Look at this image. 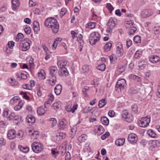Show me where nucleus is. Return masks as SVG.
Returning a JSON list of instances; mask_svg holds the SVG:
<instances>
[{
  "mask_svg": "<svg viewBox=\"0 0 160 160\" xmlns=\"http://www.w3.org/2000/svg\"><path fill=\"white\" fill-rule=\"evenodd\" d=\"M17 78L19 80L26 79L27 78V74L25 72L22 71L17 73Z\"/></svg>",
  "mask_w": 160,
  "mask_h": 160,
  "instance_id": "12",
  "label": "nucleus"
},
{
  "mask_svg": "<svg viewBox=\"0 0 160 160\" xmlns=\"http://www.w3.org/2000/svg\"><path fill=\"white\" fill-rule=\"evenodd\" d=\"M87 137L86 135L82 134L78 138V141L80 142H84L87 140Z\"/></svg>",
  "mask_w": 160,
  "mask_h": 160,
  "instance_id": "37",
  "label": "nucleus"
},
{
  "mask_svg": "<svg viewBox=\"0 0 160 160\" xmlns=\"http://www.w3.org/2000/svg\"><path fill=\"white\" fill-rule=\"evenodd\" d=\"M20 93L21 95H23V97L24 98L28 100H29V97L27 95L26 92H20Z\"/></svg>",
  "mask_w": 160,
  "mask_h": 160,
  "instance_id": "60",
  "label": "nucleus"
},
{
  "mask_svg": "<svg viewBox=\"0 0 160 160\" xmlns=\"http://www.w3.org/2000/svg\"><path fill=\"white\" fill-rule=\"evenodd\" d=\"M33 25L34 32L36 34H38L40 30L39 24L38 21H36L33 22Z\"/></svg>",
  "mask_w": 160,
  "mask_h": 160,
  "instance_id": "20",
  "label": "nucleus"
},
{
  "mask_svg": "<svg viewBox=\"0 0 160 160\" xmlns=\"http://www.w3.org/2000/svg\"><path fill=\"white\" fill-rule=\"evenodd\" d=\"M42 49H43L44 51L45 52L46 54H48V53L51 52H50L48 48L46 47V45L44 44H43L42 45Z\"/></svg>",
  "mask_w": 160,
  "mask_h": 160,
  "instance_id": "59",
  "label": "nucleus"
},
{
  "mask_svg": "<svg viewBox=\"0 0 160 160\" xmlns=\"http://www.w3.org/2000/svg\"><path fill=\"white\" fill-rule=\"evenodd\" d=\"M58 74L61 77H64L68 75V72L66 68H64L63 69H59Z\"/></svg>",
  "mask_w": 160,
  "mask_h": 160,
  "instance_id": "18",
  "label": "nucleus"
},
{
  "mask_svg": "<svg viewBox=\"0 0 160 160\" xmlns=\"http://www.w3.org/2000/svg\"><path fill=\"white\" fill-rule=\"evenodd\" d=\"M117 23V19L115 18H110L107 24V25L111 28L114 27Z\"/></svg>",
  "mask_w": 160,
  "mask_h": 160,
  "instance_id": "13",
  "label": "nucleus"
},
{
  "mask_svg": "<svg viewBox=\"0 0 160 160\" xmlns=\"http://www.w3.org/2000/svg\"><path fill=\"white\" fill-rule=\"evenodd\" d=\"M144 61H142L138 62V66L140 69H142L146 67Z\"/></svg>",
  "mask_w": 160,
  "mask_h": 160,
  "instance_id": "46",
  "label": "nucleus"
},
{
  "mask_svg": "<svg viewBox=\"0 0 160 160\" xmlns=\"http://www.w3.org/2000/svg\"><path fill=\"white\" fill-rule=\"evenodd\" d=\"M77 131V127L76 126H73L71 128V132L72 134H75Z\"/></svg>",
  "mask_w": 160,
  "mask_h": 160,
  "instance_id": "62",
  "label": "nucleus"
},
{
  "mask_svg": "<svg viewBox=\"0 0 160 160\" xmlns=\"http://www.w3.org/2000/svg\"><path fill=\"white\" fill-rule=\"evenodd\" d=\"M109 59L111 62L114 63L116 62L117 58L115 55L112 54L110 56Z\"/></svg>",
  "mask_w": 160,
  "mask_h": 160,
  "instance_id": "51",
  "label": "nucleus"
},
{
  "mask_svg": "<svg viewBox=\"0 0 160 160\" xmlns=\"http://www.w3.org/2000/svg\"><path fill=\"white\" fill-rule=\"evenodd\" d=\"M57 64L60 69H63L64 68H66V66L68 65V62L64 60H60L58 61Z\"/></svg>",
  "mask_w": 160,
  "mask_h": 160,
  "instance_id": "17",
  "label": "nucleus"
},
{
  "mask_svg": "<svg viewBox=\"0 0 160 160\" xmlns=\"http://www.w3.org/2000/svg\"><path fill=\"white\" fill-rule=\"evenodd\" d=\"M101 35L97 32H92L89 37V42L91 45H94L98 42L100 38Z\"/></svg>",
  "mask_w": 160,
  "mask_h": 160,
  "instance_id": "2",
  "label": "nucleus"
},
{
  "mask_svg": "<svg viewBox=\"0 0 160 160\" xmlns=\"http://www.w3.org/2000/svg\"><path fill=\"white\" fill-rule=\"evenodd\" d=\"M78 107V105L77 104H74L72 107L71 105L69 104L66 106L65 108L68 112L73 113L77 109Z\"/></svg>",
  "mask_w": 160,
  "mask_h": 160,
  "instance_id": "11",
  "label": "nucleus"
},
{
  "mask_svg": "<svg viewBox=\"0 0 160 160\" xmlns=\"http://www.w3.org/2000/svg\"><path fill=\"white\" fill-rule=\"evenodd\" d=\"M96 132L98 133V134H102L104 132V128L101 125L97 126L95 129Z\"/></svg>",
  "mask_w": 160,
  "mask_h": 160,
  "instance_id": "31",
  "label": "nucleus"
},
{
  "mask_svg": "<svg viewBox=\"0 0 160 160\" xmlns=\"http://www.w3.org/2000/svg\"><path fill=\"white\" fill-rule=\"evenodd\" d=\"M18 148L22 151L27 153L29 151V148L28 147H23L22 145L18 146Z\"/></svg>",
  "mask_w": 160,
  "mask_h": 160,
  "instance_id": "40",
  "label": "nucleus"
},
{
  "mask_svg": "<svg viewBox=\"0 0 160 160\" xmlns=\"http://www.w3.org/2000/svg\"><path fill=\"white\" fill-rule=\"evenodd\" d=\"M150 122V118L146 117L142 118L141 120L139 121L138 123L140 127L144 128L148 126Z\"/></svg>",
  "mask_w": 160,
  "mask_h": 160,
  "instance_id": "5",
  "label": "nucleus"
},
{
  "mask_svg": "<svg viewBox=\"0 0 160 160\" xmlns=\"http://www.w3.org/2000/svg\"><path fill=\"white\" fill-rule=\"evenodd\" d=\"M122 117L123 119L127 121V122L128 121V112L127 110H125L122 112Z\"/></svg>",
  "mask_w": 160,
  "mask_h": 160,
  "instance_id": "33",
  "label": "nucleus"
},
{
  "mask_svg": "<svg viewBox=\"0 0 160 160\" xmlns=\"http://www.w3.org/2000/svg\"><path fill=\"white\" fill-rule=\"evenodd\" d=\"M33 151L36 153H38L42 152L44 149V146L39 142L35 141L31 144Z\"/></svg>",
  "mask_w": 160,
  "mask_h": 160,
  "instance_id": "3",
  "label": "nucleus"
},
{
  "mask_svg": "<svg viewBox=\"0 0 160 160\" xmlns=\"http://www.w3.org/2000/svg\"><path fill=\"white\" fill-rule=\"evenodd\" d=\"M4 51L7 54L9 55L11 53L12 50V48L6 47L4 50Z\"/></svg>",
  "mask_w": 160,
  "mask_h": 160,
  "instance_id": "64",
  "label": "nucleus"
},
{
  "mask_svg": "<svg viewBox=\"0 0 160 160\" xmlns=\"http://www.w3.org/2000/svg\"><path fill=\"white\" fill-rule=\"evenodd\" d=\"M28 133L30 135L31 139L33 140L37 139L39 137V132L33 129L28 130Z\"/></svg>",
  "mask_w": 160,
  "mask_h": 160,
  "instance_id": "7",
  "label": "nucleus"
},
{
  "mask_svg": "<svg viewBox=\"0 0 160 160\" xmlns=\"http://www.w3.org/2000/svg\"><path fill=\"white\" fill-rule=\"evenodd\" d=\"M62 90V87L61 85L60 84H57L54 88L55 93L57 95H59L61 93Z\"/></svg>",
  "mask_w": 160,
  "mask_h": 160,
  "instance_id": "28",
  "label": "nucleus"
},
{
  "mask_svg": "<svg viewBox=\"0 0 160 160\" xmlns=\"http://www.w3.org/2000/svg\"><path fill=\"white\" fill-rule=\"evenodd\" d=\"M24 103V102L22 100L19 101L18 104L14 107V110L15 111H18L20 110L23 107Z\"/></svg>",
  "mask_w": 160,
  "mask_h": 160,
  "instance_id": "24",
  "label": "nucleus"
},
{
  "mask_svg": "<svg viewBox=\"0 0 160 160\" xmlns=\"http://www.w3.org/2000/svg\"><path fill=\"white\" fill-rule=\"evenodd\" d=\"M50 76H56V74L57 72V68L56 67L52 66L49 68Z\"/></svg>",
  "mask_w": 160,
  "mask_h": 160,
  "instance_id": "19",
  "label": "nucleus"
},
{
  "mask_svg": "<svg viewBox=\"0 0 160 160\" xmlns=\"http://www.w3.org/2000/svg\"><path fill=\"white\" fill-rule=\"evenodd\" d=\"M7 136L9 139H12L15 138L16 136V131L14 129L9 130L8 132Z\"/></svg>",
  "mask_w": 160,
  "mask_h": 160,
  "instance_id": "15",
  "label": "nucleus"
},
{
  "mask_svg": "<svg viewBox=\"0 0 160 160\" xmlns=\"http://www.w3.org/2000/svg\"><path fill=\"white\" fill-rule=\"evenodd\" d=\"M8 83L12 86L16 85L18 84V82L16 80L12 78H9L8 79Z\"/></svg>",
  "mask_w": 160,
  "mask_h": 160,
  "instance_id": "38",
  "label": "nucleus"
},
{
  "mask_svg": "<svg viewBox=\"0 0 160 160\" xmlns=\"http://www.w3.org/2000/svg\"><path fill=\"white\" fill-rule=\"evenodd\" d=\"M116 53L119 56H122L123 53L122 45L120 42L118 43L116 45Z\"/></svg>",
  "mask_w": 160,
  "mask_h": 160,
  "instance_id": "10",
  "label": "nucleus"
},
{
  "mask_svg": "<svg viewBox=\"0 0 160 160\" xmlns=\"http://www.w3.org/2000/svg\"><path fill=\"white\" fill-rule=\"evenodd\" d=\"M130 79H133L136 80L138 82H140L141 79L139 77L135 75L131 74H130L128 76Z\"/></svg>",
  "mask_w": 160,
  "mask_h": 160,
  "instance_id": "49",
  "label": "nucleus"
},
{
  "mask_svg": "<svg viewBox=\"0 0 160 160\" xmlns=\"http://www.w3.org/2000/svg\"><path fill=\"white\" fill-rule=\"evenodd\" d=\"M56 136L58 140L61 139H64L66 137V134L65 133L62 132H57L56 133Z\"/></svg>",
  "mask_w": 160,
  "mask_h": 160,
  "instance_id": "27",
  "label": "nucleus"
},
{
  "mask_svg": "<svg viewBox=\"0 0 160 160\" xmlns=\"http://www.w3.org/2000/svg\"><path fill=\"white\" fill-rule=\"evenodd\" d=\"M105 65L104 64H102L98 66L97 67L98 69L101 71H104L105 68Z\"/></svg>",
  "mask_w": 160,
  "mask_h": 160,
  "instance_id": "55",
  "label": "nucleus"
},
{
  "mask_svg": "<svg viewBox=\"0 0 160 160\" xmlns=\"http://www.w3.org/2000/svg\"><path fill=\"white\" fill-rule=\"evenodd\" d=\"M18 117L17 118V116L15 115V114L14 113H12L10 115L7 117V119L8 120H12L14 119L15 120L17 119L18 118Z\"/></svg>",
  "mask_w": 160,
  "mask_h": 160,
  "instance_id": "47",
  "label": "nucleus"
},
{
  "mask_svg": "<svg viewBox=\"0 0 160 160\" xmlns=\"http://www.w3.org/2000/svg\"><path fill=\"white\" fill-rule=\"evenodd\" d=\"M31 41L28 38L22 40L20 44V48L22 51H26L30 47Z\"/></svg>",
  "mask_w": 160,
  "mask_h": 160,
  "instance_id": "4",
  "label": "nucleus"
},
{
  "mask_svg": "<svg viewBox=\"0 0 160 160\" xmlns=\"http://www.w3.org/2000/svg\"><path fill=\"white\" fill-rule=\"evenodd\" d=\"M95 25L96 23L95 22H90L86 24V27L90 29H92L95 27Z\"/></svg>",
  "mask_w": 160,
  "mask_h": 160,
  "instance_id": "43",
  "label": "nucleus"
},
{
  "mask_svg": "<svg viewBox=\"0 0 160 160\" xmlns=\"http://www.w3.org/2000/svg\"><path fill=\"white\" fill-rule=\"evenodd\" d=\"M28 62L30 67L31 68L33 67L34 66L33 58L31 57L29 58Z\"/></svg>",
  "mask_w": 160,
  "mask_h": 160,
  "instance_id": "58",
  "label": "nucleus"
},
{
  "mask_svg": "<svg viewBox=\"0 0 160 160\" xmlns=\"http://www.w3.org/2000/svg\"><path fill=\"white\" fill-rule=\"evenodd\" d=\"M101 122L103 124L105 125H108L109 122V120L105 117H104L101 118Z\"/></svg>",
  "mask_w": 160,
  "mask_h": 160,
  "instance_id": "44",
  "label": "nucleus"
},
{
  "mask_svg": "<svg viewBox=\"0 0 160 160\" xmlns=\"http://www.w3.org/2000/svg\"><path fill=\"white\" fill-rule=\"evenodd\" d=\"M125 26L127 28L129 29L133 26V23L131 21H128L125 24Z\"/></svg>",
  "mask_w": 160,
  "mask_h": 160,
  "instance_id": "41",
  "label": "nucleus"
},
{
  "mask_svg": "<svg viewBox=\"0 0 160 160\" xmlns=\"http://www.w3.org/2000/svg\"><path fill=\"white\" fill-rule=\"evenodd\" d=\"M35 118L32 115H28L26 118V121L29 124H32L35 123Z\"/></svg>",
  "mask_w": 160,
  "mask_h": 160,
  "instance_id": "16",
  "label": "nucleus"
},
{
  "mask_svg": "<svg viewBox=\"0 0 160 160\" xmlns=\"http://www.w3.org/2000/svg\"><path fill=\"white\" fill-rule=\"evenodd\" d=\"M48 120L50 122V123L51 124L52 127L55 126L57 123L56 120L54 118H49L48 119Z\"/></svg>",
  "mask_w": 160,
  "mask_h": 160,
  "instance_id": "50",
  "label": "nucleus"
},
{
  "mask_svg": "<svg viewBox=\"0 0 160 160\" xmlns=\"http://www.w3.org/2000/svg\"><path fill=\"white\" fill-rule=\"evenodd\" d=\"M125 141V139L124 138H119L116 140L115 143L117 146H120L123 145Z\"/></svg>",
  "mask_w": 160,
  "mask_h": 160,
  "instance_id": "29",
  "label": "nucleus"
},
{
  "mask_svg": "<svg viewBox=\"0 0 160 160\" xmlns=\"http://www.w3.org/2000/svg\"><path fill=\"white\" fill-rule=\"evenodd\" d=\"M38 77L39 79L44 80L45 78V73L43 69H41L38 73Z\"/></svg>",
  "mask_w": 160,
  "mask_h": 160,
  "instance_id": "26",
  "label": "nucleus"
},
{
  "mask_svg": "<svg viewBox=\"0 0 160 160\" xmlns=\"http://www.w3.org/2000/svg\"><path fill=\"white\" fill-rule=\"evenodd\" d=\"M128 30H129L128 33L131 35L133 34L137 30V28L133 26L131 28L128 29Z\"/></svg>",
  "mask_w": 160,
  "mask_h": 160,
  "instance_id": "56",
  "label": "nucleus"
},
{
  "mask_svg": "<svg viewBox=\"0 0 160 160\" xmlns=\"http://www.w3.org/2000/svg\"><path fill=\"white\" fill-rule=\"evenodd\" d=\"M45 107L41 106L38 108L37 112L39 116H41L43 115L46 112Z\"/></svg>",
  "mask_w": 160,
  "mask_h": 160,
  "instance_id": "22",
  "label": "nucleus"
},
{
  "mask_svg": "<svg viewBox=\"0 0 160 160\" xmlns=\"http://www.w3.org/2000/svg\"><path fill=\"white\" fill-rule=\"evenodd\" d=\"M158 143V142L157 141H152L151 142L152 145L150 147V149L152 151L154 150L155 148L157 146Z\"/></svg>",
  "mask_w": 160,
  "mask_h": 160,
  "instance_id": "39",
  "label": "nucleus"
},
{
  "mask_svg": "<svg viewBox=\"0 0 160 160\" xmlns=\"http://www.w3.org/2000/svg\"><path fill=\"white\" fill-rule=\"evenodd\" d=\"M128 140L131 143H135L138 140L137 135L134 133H131L128 136Z\"/></svg>",
  "mask_w": 160,
  "mask_h": 160,
  "instance_id": "14",
  "label": "nucleus"
},
{
  "mask_svg": "<svg viewBox=\"0 0 160 160\" xmlns=\"http://www.w3.org/2000/svg\"><path fill=\"white\" fill-rule=\"evenodd\" d=\"M106 7L110 11V12H111L114 9V8L112 5L109 3L107 4Z\"/></svg>",
  "mask_w": 160,
  "mask_h": 160,
  "instance_id": "61",
  "label": "nucleus"
},
{
  "mask_svg": "<svg viewBox=\"0 0 160 160\" xmlns=\"http://www.w3.org/2000/svg\"><path fill=\"white\" fill-rule=\"evenodd\" d=\"M112 44L110 42H107L104 47V49L106 51L110 50L111 48Z\"/></svg>",
  "mask_w": 160,
  "mask_h": 160,
  "instance_id": "45",
  "label": "nucleus"
},
{
  "mask_svg": "<svg viewBox=\"0 0 160 160\" xmlns=\"http://www.w3.org/2000/svg\"><path fill=\"white\" fill-rule=\"evenodd\" d=\"M126 85V80L123 79L119 80L117 82L116 87V88H119L120 90L123 89Z\"/></svg>",
  "mask_w": 160,
  "mask_h": 160,
  "instance_id": "9",
  "label": "nucleus"
},
{
  "mask_svg": "<svg viewBox=\"0 0 160 160\" xmlns=\"http://www.w3.org/2000/svg\"><path fill=\"white\" fill-rule=\"evenodd\" d=\"M133 40L136 43H139L141 42V38L140 36H136L134 37Z\"/></svg>",
  "mask_w": 160,
  "mask_h": 160,
  "instance_id": "54",
  "label": "nucleus"
},
{
  "mask_svg": "<svg viewBox=\"0 0 160 160\" xmlns=\"http://www.w3.org/2000/svg\"><path fill=\"white\" fill-rule=\"evenodd\" d=\"M67 122L64 119L61 120L59 122V128L63 130L66 127Z\"/></svg>",
  "mask_w": 160,
  "mask_h": 160,
  "instance_id": "23",
  "label": "nucleus"
},
{
  "mask_svg": "<svg viewBox=\"0 0 160 160\" xmlns=\"http://www.w3.org/2000/svg\"><path fill=\"white\" fill-rule=\"evenodd\" d=\"M60 103L58 102H56L53 103L52 106V108L55 110L58 109L60 106Z\"/></svg>",
  "mask_w": 160,
  "mask_h": 160,
  "instance_id": "53",
  "label": "nucleus"
},
{
  "mask_svg": "<svg viewBox=\"0 0 160 160\" xmlns=\"http://www.w3.org/2000/svg\"><path fill=\"white\" fill-rule=\"evenodd\" d=\"M106 103V101L105 99H103L99 102L98 106L101 108L104 106Z\"/></svg>",
  "mask_w": 160,
  "mask_h": 160,
  "instance_id": "48",
  "label": "nucleus"
},
{
  "mask_svg": "<svg viewBox=\"0 0 160 160\" xmlns=\"http://www.w3.org/2000/svg\"><path fill=\"white\" fill-rule=\"evenodd\" d=\"M44 25L48 28H51L54 33L58 32L59 29V24L57 20L51 17L47 18L45 21Z\"/></svg>",
  "mask_w": 160,
  "mask_h": 160,
  "instance_id": "1",
  "label": "nucleus"
},
{
  "mask_svg": "<svg viewBox=\"0 0 160 160\" xmlns=\"http://www.w3.org/2000/svg\"><path fill=\"white\" fill-rule=\"evenodd\" d=\"M147 133L151 138H156L157 137V134L152 129L148 130L147 131Z\"/></svg>",
  "mask_w": 160,
  "mask_h": 160,
  "instance_id": "35",
  "label": "nucleus"
},
{
  "mask_svg": "<svg viewBox=\"0 0 160 160\" xmlns=\"http://www.w3.org/2000/svg\"><path fill=\"white\" fill-rule=\"evenodd\" d=\"M149 61L152 63H155L160 61V58L158 56H151L149 58Z\"/></svg>",
  "mask_w": 160,
  "mask_h": 160,
  "instance_id": "21",
  "label": "nucleus"
},
{
  "mask_svg": "<svg viewBox=\"0 0 160 160\" xmlns=\"http://www.w3.org/2000/svg\"><path fill=\"white\" fill-rule=\"evenodd\" d=\"M82 69L84 73H88L90 71L91 66L85 65L82 66Z\"/></svg>",
  "mask_w": 160,
  "mask_h": 160,
  "instance_id": "36",
  "label": "nucleus"
},
{
  "mask_svg": "<svg viewBox=\"0 0 160 160\" xmlns=\"http://www.w3.org/2000/svg\"><path fill=\"white\" fill-rule=\"evenodd\" d=\"M18 136L20 140H22L25 137V135L23 132L20 131L18 134Z\"/></svg>",
  "mask_w": 160,
  "mask_h": 160,
  "instance_id": "57",
  "label": "nucleus"
},
{
  "mask_svg": "<svg viewBox=\"0 0 160 160\" xmlns=\"http://www.w3.org/2000/svg\"><path fill=\"white\" fill-rule=\"evenodd\" d=\"M23 28L25 33L27 34H29L31 32V28L28 25H26L23 26Z\"/></svg>",
  "mask_w": 160,
  "mask_h": 160,
  "instance_id": "42",
  "label": "nucleus"
},
{
  "mask_svg": "<svg viewBox=\"0 0 160 160\" xmlns=\"http://www.w3.org/2000/svg\"><path fill=\"white\" fill-rule=\"evenodd\" d=\"M153 33L157 36V37H158L160 35V27L159 26H155L153 29Z\"/></svg>",
  "mask_w": 160,
  "mask_h": 160,
  "instance_id": "30",
  "label": "nucleus"
},
{
  "mask_svg": "<svg viewBox=\"0 0 160 160\" xmlns=\"http://www.w3.org/2000/svg\"><path fill=\"white\" fill-rule=\"evenodd\" d=\"M71 34L73 38H74L76 37H77L78 41L79 42L81 46L83 45V42L82 40V36L81 34L78 32L77 31H71Z\"/></svg>",
  "mask_w": 160,
  "mask_h": 160,
  "instance_id": "6",
  "label": "nucleus"
},
{
  "mask_svg": "<svg viewBox=\"0 0 160 160\" xmlns=\"http://www.w3.org/2000/svg\"><path fill=\"white\" fill-rule=\"evenodd\" d=\"M51 152L52 156L54 158H56L58 155V153L56 149H52Z\"/></svg>",
  "mask_w": 160,
  "mask_h": 160,
  "instance_id": "52",
  "label": "nucleus"
},
{
  "mask_svg": "<svg viewBox=\"0 0 160 160\" xmlns=\"http://www.w3.org/2000/svg\"><path fill=\"white\" fill-rule=\"evenodd\" d=\"M56 76H49V79L48 80L49 84L51 86H53L55 84L56 82Z\"/></svg>",
  "mask_w": 160,
  "mask_h": 160,
  "instance_id": "25",
  "label": "nucleus"
},
{
  "mask_svg": "<svg viewBox=\"0 0 160 160\" xmlns=\"http://www.w3.org/2000/svg\"><path fill=\"white\" fill-rule=\"evenodd\" d=\"M20 98L18 96H15L12 98H11L10 100V103L11 104H14L18 102H19L20 100Z\"/></svg>",
  "mask_w": 160,
  "mask_h": 160,
  "instance_id": "34",
  "label": "nucleus"
},
{
  "mask_svg": "<svg viewBox=\"0 0 160 160\" xmlns=\"http://www.w3.org/2000/svg\"><path fill=\"white\" fill-rule=\"evenodd\" d=\"M153 12L152 10L149 9H144L141 12V15L142 18H147L151 16Z\"/></svg>",
  "mask_w": 160,
  "mask_h": 160,
  "instance_id": "8",
  "label": "nucleus"
},
{
  "mask_svg": "<svg viewBox=\"0 0 160 160\" xmlns=\"http://www.w3.org/2000/svg\"><path fill=\"white\" fill-rule=\"evenodd\" d=\"M141 52L140 51L137 50L134 55V57L136 58H138L141 55Z\"/></svg>",
  "mask_w": 160,
  "mask_h": 160,
  "instance_id": "63",
  "label": "nucleus"
},
{
  "mask_svg": "<svg viewBox=\"0 0 160 160\" xmlns=\"http://www.w3.org/2000/svg\"><path fill=\"white\" fill-rule=\"evenodd\" d=\"M12 3L13 9H17L20 4L19 0H12Z\"/></svg>",
  "mask_w": 160,
  "mask_h": 160,
  "instance_id": "32",
  "label": "nucleus"
}]
</instances>
